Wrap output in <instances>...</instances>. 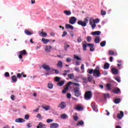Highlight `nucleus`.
I'll return each instance as SVG.
<instances>
[{
	"label": "nucleus",
	"instance_id": "obj_10",
	"mask_svg": "<svg viewBox=\"0 0 128 128\" xmlns=\"http://www.w3.org/2000/svg\"><path fill=\"white\" fill-rule=\"evenodd\" d=\"M88 46L90 47V51L94 52V44H87Z\"/></svg>",
	"mask_w": 128,
	"mask_h": 128
},
{
	"label": "nucleus",
	"instance_id": "obj_34",
	"mask_svg": "<svg viewBox=\"0 0 128 128\" xmlns=\"http://www.w3.org/2000/svg\"><path fill=\"white\" fill-rule=\"evenodd\" d=\"M84 124V122H83L82 120H80V121H79V122L77 123L76 125H77L78 126H80V125L82 126V125Z\"/></svg>",
	"mask_w": 128,
	"mask_h": 128
},
{
	"label": "nucleus",
	"instance_id": "obj_1",
	"mask_svg": "<svg viewBox=\"0 0 128 128\" xmlns=\"http://www.w3.org/2000/svg\"><path fill=\"white\" fill-rule=\"evenodd\" d=\"M88 17H86L84 18V21H82V20H78V24L82 26L85 27L86 26L87 23L88 22Z\"/></svg>",
	"mask_w": 128,
	"mask_h": 128
},
{
	"label": "nucleus",
	"instance_id": "obj_19",
	"mask_svg": "<svg viewBox=\"0 0 128 128\" xmlns=\"http://www.w3.org/2000/svg\"><path fill=\"white\" fill-rule=\"evenodd\" d=\"M42 42H43V44H46L48 42V40L44 38H42Z\"/></svg>",
	"mask_w": 128,
	"mask_h": 128
},
{
	"label": "nucleus",
	"instance_id": "obj_56",
	"mask_svg": "<svg viewBox=\"0 0 128 128\" xmlns=\"http://www.w3.org/2000/svg\"><path fill=\"white\" fill-rule=\"evenodd\" d=\"M90 26H92V29L94 30L96 25V24H94V23L93 24H92Z\"/></svg>",
	"mask_w": 128,
	"mask_h": 128
},
{
	"label": "nucleus",
	"instance_id": "obj_62",
	"mask_svg": "<svg viewBox=\"0 0 128 128\" xmlns=\"http://www.w3.org/2000/svg\"><path fill=\"white\" fill-rule=\"evenodd\" d=\"M66 97L68 98H71V94H68L67 95H66Z\"/></svg>",
	"mask_w": 128,
	"mask_h": 128
},
{
	"label": "nucleus",
	"instance_id": "obj_24",
	"mask_svg": "<svg viewBox=\"0 0 128 128\" xmlns=\"http://www.w3.org/2000/svg\"><path fill=\"white\" fill-rule=\"evenodd\" d=\"M100 42V36L96 37L94 40V42L96 44H98Z\"/></svg>",
	"mask_w": 128,
	"mask_h": 128
},
{
	"label": "nucleus",
	"instance_id": "obj_39",
	"mask_svg": "<svg viewBox=\"0 0 128 128\" xmlns=\"http://www.w3.org/2000/svg\"><path fill=\"white\" fill-rule=\"evenodd\" d=\"M106 44V41H103V42H102L100 43V46H101L102 47H104V46H105Z\"/></svg>",
	"mask_w": 128,
	"mask_h": 128
},
{
	"label": "nucleus",
	"instance_id": "obj_58",
	"mask_svg": "<svg viewBox=\"0 0 128 128\" xmlns=\"http://www.w3.org/2000/svg\"><path fill=\"white\" fill-rule=\"evenodd\" d=\"M74 58L76 59L77 60H81V58H80L78 56H74Z\"/></svg>",
	"mask_w": 128,
	"mask_h": 128
},
{
	"label": "nucleus",
	"instance_id": "obj_38",
	"mask_svg": "<svg viewBox=\"0 0 128 128\" xmlns=\"http://www.w3.org/2000/svg\"><path fill=\"white\" fill-rule=\"evenodd\" d=\"M120 100L119 98H116L114 100L115 104H118L120 102Z\"/></svg>",
	"mask_w": 128,
	"mask_h": 128
},
{
	"label": "nucleus",
	"instance_id": "obj_47",
	"mask_svg": "<svg viewBox=\"0 0 128 128\" xmlns=\"http://www.w3.org/2000/svg\"><path fill=\"white\" fill-rule=\"evenodd\" d=\"M4 76L6 78H8V76H10V73H8V72H6L4 74Z\"/></svg>",
	"mask_w": 128,
	"mask_h": 128
},
{
	"label": "nucleus",
	"instance_id": "obj_3",
	"mask_svg": "<svg viewBox=\"0 0 128 128\" xmlns=\"http://www.w3.org/2000/svg\"><path fill=\"white\" fill-rule=\"evenodd\" d=\"M80 90V88H74V96L76 97H78L81 95Z\"/></svg>",
	"mask_w": 128,
	"mask_h": 128
},
{
	"label": "nucleus",
	"instance_id": "obj_64",
	"mask_svg": "<svg viewBox=\"0 0 128 128\" xmlns=\"http://www.w3.org/2000/svg\"><path fill=\"white\" fill-rule=\"evenodd\" d=\"M74 86H80V84H78V83H74Z\"/></svg>",
	"mask_w": 128,
	"mask_h": 128
},
{
	"label": "nucleus",
	"instance_id": "obj_2",
	"mask_svg": "<svg viewBox=\"0 0 128 128\" xmlns=\"http://www.w3.org/2000/svg\"><path fill=\"white\" fill-rule=\"evenodd\" d=\"M22 56H28V52H26V50H25L20 51L19 52L18 58H20V60H22Z\"/></svg>",
	"mask_w": 128,
	"mask_h": 128
},
{
	"label": "nucleus",
	"instance_id": "obj_5",
	"mask_svg": "<svg viewBox=\"0 0 128 128\" xmlns=\"http://www.w3.org/2000/svg\"><path fill=\"white\" fill-rule=\"evenodd\" d=\"M93 75L96 78H99L100 76V73L98 70L95 69L93 72Z\"/></svg>",
	"mask_w": 128,
	"mask_h": 128
},
{
	"label": "nucleus",
	"instance_id": "obj_32",
	"mask_svg": "<svg viewBox=\"0 0 128 128\" xmlns=\"http://www.w3.org/2000/svg\"><path fill=\"white\" fill-rule=\"evenodd\" d=\"M109 67H110L109 64L108 63H106L104 66V69L108 70V69Z\"/></svg>",
	"mask_w": 128,
	"mask_h": 128
},
{
	"label": "nucleus",
	"instance_id": "obj_7",
	"mask_svg": "<svg viewBox=\"0 0 128 128\" xmlns=\"http://www.w3.org/2000/svg\"><path fill=\"white\" fill-rule=\"evenodd\" d=\"M72 84V82H68V84L66 86V87L62 90V94H66V91L68 90V87Z\"/></svg>",
	"mask_w": 128,
	"mask_h": 128
},
{
	"label": "nucleus",
	"instance_id": "obj_30",
	"mask_svg": "<svg viewBox=\"0 0 128 128\" xmlns=\"http://www.w3.org/2000/svg\"><path fill=\"white\" fill-rule=\"evenodd\" d=\"M117 62H118V64H117V66H118V68H119V69H120V67L122 66V61L118 60Z\"/></svg>",
	"mask_w": 128,
	"mask_h": 128
},
{
	"label": "nucleus",
	"instance_id": "obj_50",
	"mask_svg": "<svg viewBox=\"0 0 128 128\" xmlns=\"http://www.w3.org/2000/svg\"><path fill=\"white\" fill-rule=\"evenodd\" d=\"M25 120H28L30 118V115L29 114H26L24 116Z\"/></svg>",
	"mask_w": 128,
	"mask_h": 128
},
{
	"label": "nucleus",
	"instance_id": "obj_42",
	"mask_svg": "<svg viewBox=\"0 0 128 128\" xmlns=\"http://www.w3.org/2000/svg\"><path fill=\"white\" fill-rule=\"evenodd\" d=\"M86 40L88 42H90L92 40V38L90 36H88L87 37Z\"/></svg>",
	"mask_w": 128,
	"mask_h": 128
},
{
	"label": "nucleus",
	"instance_id": "obj_14",
	"mask_svg": "<svg viewBox=\"0 0 128 128\" xmlns=\"http://www.w3.org/2000/svg\"><path fill=\"white\" fill-rule=\"evenodd\" d=\"M66 102H62L61 104L59 105L58 107H60L62 109H64L66 108Z\"/></svg>",
	"mask_w": 128,
	"mask_h": 128
},
{
	"label": "nucleus",
	"instance_id": "obj_35",
	"mask_svg": "<svg viewBox=\"0 0 128 128\" xmlns=\"http://www.w3.org/2000/svg\"><path fill=\"white\" fill-rule=\"evenodd\" d=\"M87 44H82V48H83V50L84 51H86V46H87Z\"/></svg>",
	"mask_w": 128,
	"mask_h": 128
},
{
	"label": "nucleus",
	"instance_id": "obj_26",
	"mask_svg": "<svg viewBox=\"0 0 128 128\" xmlns=\"http://www.w3.org/2000/svg\"><path fill=\"white\" fill-rule=\"evenodd\" d=\"M38 126H40V128H46V126L45 124H42V122H40L38 124Z\"/></svg>",
	"mask_w": 128,
	"mask_h": 128
},
{
	"label": "nucleus",
	"instance_id": "obj_27",
	"mask_svg": "<svg viewBox=\"0 0 128 128\" xmlns=\"http://www.w3.org/2000/svg\"><path fill=\"white\" fill-rule=\"evenodd\" d=\"M24 32L28 36H32V32H30L28 30H26Z\"/></svg>",
	"mask_w": 128,
	"mask_h": 128
},
{
	"label": "nucleus",
	"instance_id": "obj_36",
	"mask_svg": "<svg viewBox=\"0 0 128 128\" xmlns=\"http://www.w3.org/2000/svg\"><path fill=\"white\" fill-rule=\"evenodd\" d=\"M94 23V19L93 18H90V24L92 25Z\"/></svg>",
	"mask_w": 128,
	"mask_h": 128
},
{
	"label": "nucleus",
	"instance_id": "obj_9",
	"mask_svg": "<svg viewBox=\"0 0 128 128\" xmlns=\"http://www.w3.org/2000/svg\"><path fill=\"white\" fill-rule=\"evenodd\" d=\"M15 122H16L22 123L24 122H26V120L22 118H18L15 120Z\"/></svg>",
	"mask_w": 128,
	"mask_h": 128
},
{
	"label": "nucleus",
	"instance_id": "obj_60",
	"mask_svg": "<svg viewBox=\"0 0 128 128\" xmlns=\"http://www.w3.org/2000/svg\"><path fill=\"white\" fill-rule=\"evenodd\" d=\"M66 61L68 62H70L72 61V59H70V58H68L66 60Z\"/></svg>",
	"mask_w": 128,
	"mask_h": 128
},
{
	"label": "nucleus",
	"instance_id": "obj_29",
	"mask_svg": "<svg viewBox=\"0 0 128 128\" xmlns=\"http://www.w3.org/2000/svg\"><path fill=\"white\" fill-rule=\"evenodd\" d=\"M92 107L93 108L94 110L96 112L98 110L97 107L94 105V104H92Z\"/></svg>",
	"mask_w": 128,
	"mask_h": 128
},
{
	"label": "nucleus",
	"instance_id": "obj_22",
	"mask_svg": "<svg viewBox=\"0 0 128 128\" xmlns=\"http://www.w3.org/2000/svg\"><path fill=\"white\" fill-rule=\"evenodd\" d=\"M75 108L78 111H80L83 110V108L80 106H76Z\"/></svg>",
	"mask_w": 128,
	"mask_h": 128
},
{
	"label": "nucleus",
	"instance_id": "obj_49",
	"mask_svg": "<svg viewBox=\"0 0 128 128\" xmlns=\"http://www.w3.org/2000/svg\"><path fill=\"white\" fill-rule=\"evenodd\" d=\"M54 86L52 85V84L49 83L48 84V88L50 89H52V87Z\"/></svg>",
	"mask_w": 128,
	"mask_h": 128
},
{
	"label": "nucleus",
	"instance_id": "obj_45",
	"mask_svg": "<svg viewBox=\"0 0 128 128\" xmlns=\"http://www.w3.org/2000/svg\"><path fill=\"white\" fill-rule=\"evenodd\" d=\"M77 41H78V43L81 42L82 41V37H81V36H80L79 38H78V40H77Z\"/></svg>",
	"mask_w": 128,
	"mask_h": 128
},
{
	"label": "nucleus",
	"instance_id": "obj_41",
	"mask_svg": "<svg viewBox=\"0 0 128 128\" xmlns=\"http://www.w3.org/2000/svg\"><path fill=\"white\" fill-rule=\"evenodd\" d=\"M94 70L93 69H92V70L88 69V74H92V73L94 74Z\"/></svg>",
	"mask_w": 128,
	"mask_h": 128
},
{
	"label": "nucleus",
	"instance_id": "obj_55",
	"mask_svg": "<svg viewBox=\"0 0 128 128\" xmlns=\"http://www.w3.org/2000/svg\"><path fill=\"white\" fill-rule=\"evenodd\" d=\"M14 98H16V96L14 95H12L10 96V98L11 100H14Z\"/></svg>",
	"mask_w": 128,
	"mask_h": 128
},
{
	"label": "nucleus",
	"instance_id": "obj_46",
	"mask_svg": "<svg viewBox=\"0 0 128 128\" xmlns=\"http://www.w3.org/2000/svg\"><path fill=\"white\" fill-rule=\"evenodd\" d=\"M44 50L46 52H48V46H45Z\"/></svg>",
	"mask_w": 128,
	"mask_h": 128
},
{
	"label": "nucleus",
	"instance_id": "obj_48",
	"mask_svg": "<svg viewBox=\"0 0 128 128\" xmlns=\"http://www.w3.org/2000/svg\"><path fill=\"white\" fill-rule=\"evenodd\" d=\"M94 24H98V22L100 21L99 19H98V18L94 19Z\"/></svg>",
	"mask_w": 128,
	"mask_h": 128
},
{
	"label": "nucleus",
	"instance_id": "obj_6",
	"mask_svg": "<svg viewBox=\"0 0 128 128\" xmlns=\"http://www.w3.org/2000/svg\"><path fill=\"white\" fill-rule=\"evenodd\" d=\"M76 17H71V18H70V20H69V23L70 24H76Z\"/></svg>",
	"mask_w": 128,
	"mask_h": 128
},
{
	"label": "nucleus",
	"instance_id": "obj_12",
	"mask_svg": "<svg viewBox=\"0 0 128 128\" xmlns=\"http://www.w3.org/2000/svg\"><path fill=\"white\" fill-rule=\"evenodd\" d=\"M39 35L40 36H43L44 38H46V36H48V34H46L45 32H39Z\"/></svg>",
	"mask_w": 128,
	"mask_h": 128
},
{
	"label": "nucleus",
	"instance_id": "obj_63",
	"mask_svg": "<svg viewBox=\"0 0 128 128\" xmlns=\"http://www.w3.org/2000/svg\"><path fill=\"white\" fill-rule=\"evenodd\" d=\"M74 119L75 121H77L78 120V117L77 116H74Z\"/></svg>",
	"mask_w": 128,
	"mask_h": 128
},
{
	"label": "nucleus",
	"instance_id": "obj_53",
	"mask_svg": "<svg viewBox=\"0 0 128 128\" xmlns=\"http://www.w3.org/2000/svg\"><path fill=\"white\" fill-rule=\"evenodd\" d=\"M67 34L66 31H64L63 34L62 35V37H64Z\"/></svg>",
	"mask_w": 128,
	"mask_h": 128
},
{
	"label": "nucleus",
	"instance_id": "obj_31",
	"mask_svg": "<svg viewBox=\"0 0 128 128\" xmlns=\"http://www.w3.org/2000/svg\"><path fill=\"white\" fill-rule=\"evenodd\" d=\"M67 117H68V116H67V115L66 114H61V116H60V118H61L62 119H66V118H67Z\"/></svg>",
	"mask_w": 128,
	"mask_h": 128
},
{
	"label": "nucleus",
	"instance_id": "obj_52",
	"mask_svg": "<svg viewBox=\"0 0 128 128\" xmlns=\"http://www.w3.org/2000/svg\"><path fill=\"white\" fill-rule=\"evenodd\" d=\"M108 54L112 56V55L114 54V51L110 50L108 52Z\"/></svg>",
	"mask_w": 128,
	"mask_h": 128
},
{
	"label": "nucleus",
	"instance_id": "obj_33",
	"mask_svg": "<svg viewBox=\"0 0 128 128\" xmlns=\"http://www.w3.org/2000/svg\"><path fill=\"white\" fill-rule=\"evenodd\" d=\"M68 76L70 79H73L74 78V75L73 74H68Z\"/></svg>",
	"mask_w": 128,
	"mask_h": 128
},
{
	"label": "nucleus",
	"instance_id": "obj_28",
	"mask_svg": "<svg viewBox=\"0 0 128 128\" xmlns=\"http://www.w3.org/2000/svg\"><path fill=\"white\" fill-rule=\"evenodd\" d=\"M42 108L45 110H48V106L46 105H42Z\"/></svg>",
	"mask_w": 128,
	"mask_h": 128
},
{
	"label": "nucleus",
	"instance_id": "obj_54",
	"mask_svg": "<svg viewBox=\"0 0 128 128\" xmlns=\"http://www.w3.org/2000/svg\"><path fill=\"white\" fill-rule=\"evenodd\" d=\"M88 80L90 82H92V77L88 76Z\"/></svg>",
	"mask_w": 128,
	"mask_h": 128
},
{
	"label": "nucleus",
	"instance_id": "obj_37",
	"mask_svg": "<svg viewBox=\"0 0 128 128\" xmlns=\"http://www.w3.org/2000/svg\"><path fill=\"white\" fill-rule=\"evenodd\" d=\"M64 48L65 50H67L68 48H69L70 46L69 45H68L66 44H64Z\"/></svg>",
	"mask_w": 128,
	"mask_h": 128
},
{
	"label": "nucleus",
	"instance_id": "obj_21",
	"mask_svg": "<svg viewBox=\"0 0 128 128\" xmlns=\"http://www.w3.org/2000/svg\"><path fill=\"white\" fill-rule=\"evenodd\" d=\"M42 68H43L44 70H48V66L46 65V64H42Z\"/></svg>",
	"mask_w": 128,
	"mask_h": 128
},
{
	"label": "nucleus",
	"instance_id": "obj_4",
	"mask_svg": "<svg viewBox=\"0 0 128 128\" xmlns=\"http://www.w3.org/2000/svg\"><path fill=\"white\" fill-rule=\"evenodd\" d=\"M92 96V94L91 92L88 91L85 93L84 98L86 100H89L90 99Z\"/></svg>",
	"mask_w": 128,
	"mask_h": 128
},
{
	"label": "nucleus",
	"instance_id": "obj_15",
	"mask_svg": "<svg viewBox=\"0 0 128 128\" xmlns=\"http://www.w3.org/2000/svg\"><path fill=\"white\" fill-rule=\"evenodd\" d=\"M120 92V88H114V90L112 91V92L116 94H118V92Z\"/></svg>",
	"mask_w": 128,
	"mask_h": 128
},
{
	"label": "nucleus",
	"instance_id": "obj_59",
	"mask_svg": "<svg viewBox=\"0 0 128 128\" xmlns=\"http://www.w3.org/2000/svg\"><path fill=\"white\" fill-rule=\"evenodd\" d=\"M36 118H40V120H42V116H40V114H38L36 116Z\"/></svg>",
	"mask_w": 128,
	"mask_h": 128
},
{
	"label": "nucleus",
	"instance_id": "obj_13",
	"mask_svg": "<svg viewBox=\"0 0 128 128\" xmlns=\"http://www.w3.org/2000/svg\"><path fill=\"white\" fill-rule=\"evenodd\" d=\"M65 28L66 29L74 30V27L72 25H70V24H66Z\"/></svg>",
	"mask_w": 128,
	"mask_h": 128
},
{
	"label": "nucleus",
	"instance_id": "obj_57",
	"mask_svg": "<svg viewBox=\"0 0 128 128\" xmlns=\"http://www.w3.org/2000/svg\"><path fill=\"white\" fill-rule=\"evenodd\" d=\"M74 70L78 72H80V68L78 67L74 68Z\"/></svg>",
	"mask_w": 128,
	"mask_h": 128
},
{
	"label": "nucleus",
	"instance_id": "obj_20",
	"mask_svg": "<svg viewBox=\"0 0 128 128\" xmlns=\"http://www.w3.org/2000/svg\"><path fill=\"white\" fill-rule=\"evenodd\" d=\"M12 78L13 82H16L18 80V78H16V76H12Z\"/></svg>",
	"mask_w": 128,
	"mask_h": 128
},
{
	"label": "nucleus",
	"instance_id": "obj_11",
	"mask_svg": "<svg viewBox=\"0 0 128 128\" xmlns=\"http://www.w3.org/2000/svg\"><path fill=\"white\" fill-rule=\"evenodd\" d=\"M124 112H122V111H120V114H117V117H118V119H120V120L122 119V118L123 116H124Z\"/></svg>",
	"mask_w": 128,
	"mask_h": 128
},
{
	"label": "nucleus",
	"instance_id": "obj_51",
	"mask_svg": "<svg viewBox=\"0 0 128 128\" xmlns=\"http://www.w3.org/2000/svg\"><path fill=\"white\" fill-rule=\"evenodd\" d=\"M116 81L118 82H120V77H116Z\"/></svg>",
	"mask_w": 128,
	"mask_h": 128
},
{
	"label": "nucleus",
	"instance_id": "obj_44",
	"mask_svg": "<svg viewBox=\"0 0 128 128\" xmlns=\"http://www.w3.org/2000/svg\"><path fill=\"white\" fill-rule=\"evenodd\" d=\"M60 77H58V76H56L55 78V81L56 82H60Z\"/></svg>",
	"mask_w": 128,
	"mask_h": 128
},
{
	"label": "nucleus",
	"instance_id": "obj_23",
	"mask_svg": "<svg viewBox=\"0 0 128 128\" xmlns=\"http://www.w3.org/2000/svg\"><path fill=\"white\" fill-rule=\"evenodd\" d=\"M64 84V80L60 81V82L57 83V85L60 86H62V85Z\"/></svg>",
	"mask_w": 128,
	"mask_h": 128
},
{
	"label": "nucleus",
	"instance_id": "obj_43",
	"mask_svg": "<svg viewBox=\"0 0 128 128\" xmlns=\"http://www.w3.org/2000/svg\"><path fill=\"white\" fill-rule=\"evenodd\" d=\"M106 88L108 90H111V87L109 84H107V85L106 86Z\"/></svg>",
	"mask_w": 128,
	"mask_h": 128
},
{
	"label": "nucleus",
	"instance_id": "obj_16",
	"mask_svg": "<svg viewBox=\"0 0 128 128\" xmlns=\"http://www.w3.org/2000/svg\"><path fill=\"white\" fill-rule=\"evenodd\" d=\"M112 72L114 74H118V70L116 68H112Z\"/></svg>",
	"mask_w": 128,
	"mask_h": 128
},
{
	"label": "nucleus",
	"instance_id": "obj_25",
	"mask_svg": "<svg viewBox=\"0 0 128 128\" xmlns=\"http://www.w3.org/2000/svg\"><path fill=\"white\" fill-rule=\"evenodd\" d=\"M64 12L66 16H70L71 14L70 11H68V10H65Z\"/></svg>",
	"mask_w": 128,
	"mask_h": 128
},
{
	"label": "nucleus",
	"instance_id": "obj_18",
	"mask_svg": "<svg viewBox=\"0 0 128 128\" xmlns=\"http://www.w3.org/2000/svg\"><path fill=\"white\" fill-rule=\"evenodd\" d=\"M101 34L100 31H95L94 32H93L92 33V35H96V36H99Z\"/></svg>",
	"mask_w": 128,
	"mask_h": 128
},
{
	"label": "nucleus",
	"instance_id": "obj_8",
	"mask_svg": "<svg viewBox=\"0 0 128 128\" xmlns=\"http://www.w3.org/2000/svg\"><path fill=\"white\" fill-rule=\"evenodd\" d=\"M60 126L57 123H52L50 124V128H58Z\"/></svg>",
	"mask_w": 128,
	"mask_h": 128
},
{
	"label": "nucleus",
	"instance_id": "obj_40",
	"mask_svg": "<svg viewBox=\"0 0 128 128\" xmlns=\"http://www.w3.org/2000/svg\"><path fill=\"white\" fill-rule=\"evenodd\" d=\"M100 14L102 16H105L106 14V11H104V10H103V9H102V10H101Z\"/></svg>",
	"mask_w": 128,
	"mask_h": 128
},
{
	"label": "nucleus",
	"instance_id": "obj_61",
	"mask_svg": "<svg viewBox=\"0 0 128 128\" xmlns=\"http://www.w3.org/2000/svg\"><path fill=\"white\" fill-rule=\"evenodd\" d=\"M17 77H18V78H22V74H17Z\"/></svg>",
	"mask_w": 128,
	"mask_h": 128
},
{
	"label": "nucleus",
	"instance_id": "obj_17",
	"mask_svg": "<svg viewBox=\"0 0 128 128\" xmlns=\"http://www.w3.org/2000/svg\"><path fill=\"white\" fill-rule=\"evenodd\" d=\"M57 66L60 68H62V61H59L58 62V63L57 64Z\"/></svg>",
	"mask_w": 128,
	"mask_h": 128
}]
</instances>
